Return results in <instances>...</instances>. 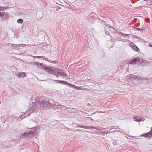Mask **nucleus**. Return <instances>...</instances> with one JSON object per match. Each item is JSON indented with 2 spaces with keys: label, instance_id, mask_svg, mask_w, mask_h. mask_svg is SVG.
Wrapping results in <instances>:
<instances>
[{
  "label": "nucleus",
  "instance_id": "nucleus-1",
  "mask_svg": "<svg viewBox=\"0 0 152 152\" xmlns=\"http://www.w3.org/2000/svg\"><path fill=\"white\" fill-rule=\"evenodd\" d=\"M44 69L47 70L48 73L52 74L55 72L56 75L58 77V76L63 75H64V73L61 70L59 69L56 70V72H55V69L53 68L49 67L46 66H44Z\"/></svg>",
  "mask_w": 152,
  "mask_h": 152
},
{
  "label": "nucleus",
  "instance_id": "nucleus-2",
  "mask_svg": "<svg viewBox=\"0 0 152 152\" xmlns=\"http://www.w3.org/2000/svg\"><path fill=\"white\" fill-rule=\"evenodd\" d=\"M76 127H79L80 128H83L84 129H95L96 130L99 131H100L101 129H106L105 128H100L99 127H93L91 126H83L81 124H77L76 125Z\"/></svg>",
  "mask_w": 152,
  "mask_h": 152
},
{
  "label": "nucleus",
  "instance_id": "nucleus-3",
  "mask_svg": "<svg viewBox=\"0 0 152 152\" xmlns=\"http://www.w3.org/2000/svg\"><path fill=\"white\" fill-rule=\"evenodd\" d=\"M129 63L130 64H133L135 65H141L142 64V62L140 61V59L139 57H136L129 61Z\"/></svg>",
  "mask_w": 152,
  "mask_h": 152
},
{
  "label": "nucleus",
  "instance_id": "nucleus-4",
  "mask_svg": "<svg viewBox=\"0 0 152 152\" xmlns=\"http://www.w3.org/2000/svg\"><path fill=\"white\" fill-rule=\"evenodd\" d=\"M128 77L131 79H132L133 80H144L145 79V78H143V77H142L141 76H138L137 75H134L131 74H130L129 75Z\"/></svg>",
  "mask_w": 152,
  "mask_h": 152
},
{
  "label": "nucleus",
  "instance_id": "nucleus-5",
  "mask_svg": "<svg viewBox=\"0 0 152 152\" xmlns=\"http://www.w3.org/2000/svg\"><path fill=\"white\" fill-rule=\"evenodd\" d=\"M142 136L146 137L151 138L152 137V127L151 130L149 132L145 133H143Z\"/></svg>",
  "mask_w": 152,
  "mask_h": 152
},
{
  "label": "nucleus",
  "instance_id": "nucleus-6",
  "mask_svg": "<svg viewBox=\"0 0 152 152\" xmlns=\"http://www.w3.org/2000/svg\"><path fill=\"white\" fill-rule=\"evenodd\" d=\"M74 109L68 108L67 107V115L69 116V115H72L74 113Z\"/></svg>",
  "mask_w": 152,
  "mask_h": 152
},
{
  "label": "nucleus",
  "instance_id": "nucleus-7",
  "mask_svg": "<svg viewBox=\"0 0 152 152\" xmlns=\"http://www.w3.org/2000/svg\"><path fill=\"white\" fill-rule=\"evenodd\" d=\"M67 85H68L70 88H71L73 89L76 88L77 90H79L81 89L80 87H77L74 85L71 84L70 83L67 82Z\"/></svg>",
  "mask_w": 152,
  "mask_h": 152
},
{
  "label": "nucleus",
  "instance_id": "nucleus-8",
  "mask_svg": "<svg viewBox=\"0 0 152 152\" xmlns=\"http://www.w3.org/2000/svg\"><path fill=\"white\" fill-rule=\"evenodd\" d=\"M132 47L133 49L137 51H138L139 50V48H138V47L136 46L134 43L133 42H131L130 44Z\"/></svg>",
  "mask_w": 152,
  "mask_h": 152
},
{
  "label": "nucleus",
  "instance_id": "nucleus-9",
  "mask_svg": "<svg viewBox=\"0 0 152 152\" xmlns=\"http://www.w3.org/2000/svg\"><path fill=\"white\" fill-rule=\"evenodd\" d=\"M36 64L39 68H40L41 69H44V66H45L43 65L42 63L37 62L36 63Z\"/></svg>",
  "mask_w": 152,
  "mask_h": 152
},
{
  "label": "nucleus",
  "instance_id": "nucleus-10",
  "mask_svg": "<svg viewBox=\"0 0 152 152\" xmlns=\"http://www.w3.org/2000/svg\"><path fill=\"white\" fill-rule=\"evenodd\" d=\"M25 75L26 74L24 72H20L18 73V77L20 78L25 77Z\"/></svg>",
  "mask_w": 152,
  "mask_h": 152
},
{
  "label": "nucleus",
  "instance_id": "nucleus-11",
  "mask_svg": "<svg viewBox=\"0 0 152 152\" xmlns=\"http://www.w3.org/2000/svg\"><path fill=\"white\" fill-rule=\"evenodd\" d=\"M33 133L32 131H30L29 133H24L23 134V136H24L25 137H28L29 136L30 134H33Z\"/></svg>",
  "mask_w": 152,
  "mask_h": 152
},
{
  "label": "nucleus",
  "instance_id": "nucleus-12",
  "mask_svg": "<svg viewBox=\"0 0 152 152\" xmlns=\"http://www.w3.org/2000/svg\"><path fill=\"white\" fill-rule=\"evenodd\" d=\"M134 120L136 121L140 122L141 121V118L138 116H136Z\"/></svg>",
  "mask_w": 152,
  "mask_h": 152
},
{
  "label": "nucleus",
  "instance_id": "nucleus-13",
  "mask_svg": "<svg viewBox=\"0 0 152 152\" xmlns=\"http://www.w3.org/2000/svg\"><path fill=\"white\" fill-rule=\"evenodd\" d=\"M17 22L19 23H22L23 22V20L21 19H19L18 20Z\"/></svg>",
  "mask_w": 152,
  "mask_h": 152
},
{
  "label": "nucleus",
  "instance_id": "nucleus-14",
  "mask_svg": "<svg viewBox=\"0 0 152 152\" xmlns=\"http://www.w3.org/2000/svg\"><path fill=\"white\" fill-rule=\"evenodd\" d=\"M46 104V103L45 102H44L43 103H42L40 104V105L42 107V108H44L45 107V105Z\"/></svg>",
  "mask_w": 152,
  "mask_h": 152
},
{
  "label": "nucleus",
  "instance_id": "nucleus-15",
  "mask_svg": "<svg viewBox=\"0 0 152 152\" xmlns=\"http://www.w3.org/2000/svg\"><path fill=\"white\" fill-rule=\"evenodd\" d=\"M137 30H139L140 31H142L144 30V28L141 29V28H137Z\"/></svg>",
  "mask_w": 152,
  "mask_h": 152
},
{
  "label": "nucleus",
  "instance_id": "nucleus-16",
  "mask_svg": "<svg viewBox=\"0 0 152 152\" xmlns=\"http://www.w3.org/2000/svg\"><path fill=\"white\" fill-rule=\"evenodd\" d=\"M105 34L107 35H109V34H110V33L108 31L105 30Z\"/></svg>",
  "mask_w": 152,
  "mask_h": 152
},
{
  "label": "nucleus",
  "instance_id": "nucleus-17",
  "mask_svg": "<svg viewBox=\"0 0 152 152\" xmlns=\"http://www.w3.org/2000/svg\"><path fill=\"white\" fill-rule=\"evenodd\" d=\"M113 145H117V142L116 141H114L113 142Z\"/></svg>",
  "mask_w": 152,
  "mask_h": 152
},
{
  "label": "nucleus",
  "instance_id": "nucleus-18",
  "mask_svg": "<svg viewBox=\"0 0 152 152\" xmlns=\"http://www.w3.org/2000/svg\"><path fill=\"white\" fill-rule=\"evenodd\" d=\"M4 15V14L3 12H0V16H2Z\"/></svg>",
  "mask_w": 152,
  "mask_h": 152
},
{
  "label": "nucleus",
  "instance_id": "nucleus-19",
  "mask_svg": "<svg viewBox=\"0 0 152 152\" xmlns=\"http://www.w3.org/2000/svg\"><path fill=\"white\" fill-rule=\"evenodd\" d=\"M149 46L150 47L152 48V44L151 43H149Z\"/></svg>",
  "mask_w": 152,
  "mask_h": 152
},
{
  "label": "nucleus",
  "instance_id": "nucleus-20",
  "mask_svg": "<svg viewBox=\"0 0 152 152\" xmlns=\"http://www.w3.org/2000/svg\"><path fill=\"white\" fill-rule=\"evenodd\" d=\"M99 113L100 112H98V111H97L96 112H95V113L94 112V113H93V114H95V113Z\"/></svg>",
  "mask_w": 152,
  "mask_h": 152
},
{
  "label": "nucleus",
  "instance_id": "nucleus-21",
  "mask_svg": "<svg viewBox=\"0 0 152 152\" xmlns=\"http://www.w3.org/2000/svg\"><path fill=\"white\" fill-rule=\"evenodd\" d=\"M143 0L144 1H146V2H147V0Z\"/></svg>",
  "mask_w": 152,
  "mask_h": 152
},
{
  "label": "nucleus",
  "instance_id": "nucleus-22",
  "mask_svg": "<svg viewBox=\"0 0 152 152\" xmlns=\"http://www.w3.org/2000/svg\"><path fill=\"white\" fill-rule=\"evenodd\" d=\"M108 133V132H106V134H107V133Z\"/></svg>",
  "mask_w": 152,
  "mask_h": 152
},
{
  "label": "nucleus",
  "instance_id": "nucleus-23",
  "mask_svg": "<svg viewBox=\"0 0 152 152\" xmlns=\"http://www.w3.org/2000/svg\"><path fill=\"white\" fill-rule=\"evenodd\" d=\"M1 103V102L0 101V103Z\"/></svg>",
  "mask_w": 152,
  "mask_h": 152
},
{
  "label": "nucleus",
  "instance_id": "nucleus-24",
  "mask_svg": "<svg viewBox=\"0 0 152 152\" xmlns=\"http://www.w3.org/2000/svg\"><path fill=\"white\" fill-rule=\"evenodd\" d=\"M138 1L139 0H137Z\"/></svg>",
  "mask_w": 152,
  "mask_h": 152
}]
</instances>
